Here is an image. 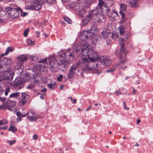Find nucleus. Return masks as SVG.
Instances as JSON below:
<instances>
[{"instance_id":"58","label":"nucleus","mask_w":153,"mask_h":153,"mask_svg":"<svg viewBox=\"0 0 153 153\" xmlns=\"http://www.w3.org/2000/svg\"><path fill=\"white\" fill-rule=\"evenodd\" d=\"M91 107V105H90L89 107L85 110L86 111H88Z\"/></svg>"},{"instance_id":"44","label":"nucleus","mask_w":153,"mask_h":153,"mask_svg":"<svg viewBox=\"0 0 153 153\" xmlns=\"http://www.w3.org/2000/svg\"><path fill=\"white\" fill-rule=\"evenodd\" d=\"M94 72L97 73V75L100 74L102 73L101 71H99L97 69L95 70Z\"/></svg>"},{"instance_id":"3","label":"nucleus","mask_w":153,"mask_h":153,"mask_svg":"<svg viewBox=\"0 0 153 153\" xmlns=\"http://www.w3.org/2000/svg\"><path fill=\"white\" fill-rule=\"evenodd\" d=\"M16 5L12 4L9 6L6 7L5 11L13 19H16L20 16L22 10L19 8H16Z\"/></svg>"},{"instance_id":"11","label":"nucleus","mask_w":153,"mask_h":153,"mask_svg":"<svg viewBox=\"0 0 153 153\" xmlns=\"http://www.w3.org/2000/svg\"><path fill=\"white\" fill-rule=\"evenodd\" d=\"M21 95L22 99L21 100V102L22 104H24L26 103L27 101V99L26 97L28 96L25 93H20L19 92L13 93L11 94L9 96V98H15L16 99L20 95Z\"/></svg>"},{"instance_id":"39","label":"nucleus","mask_w":153,"mask_h":153,"mask_svg":"<svg viewBox=\"0 0 153 153\" xmlns=\"http://www.w3.org/2000/svg\"><path fill=\"white\" fill-rule=\"evenodd\" d=\"M8 142L9 143V144L10 145H12L14 144L16 142V140H14L13 141L9 140Z\"/></svg>"},{"instance_id":"20","label":"nucleus","mask_w":153,"mask_h":153,"mask_svg":"<svg viewBox=\"0 0 153 153\" xmlns=\"http://www.w3.org/2000/svg\"><path fill=\"white\" fill-rule=\"evenodd\" d=\"M100 40V38L97 36L94 35L92 37V42L94 45L96 43Z\"/></svg>"},{"instance_id":"14","label":"nucleus","mask_w":153,"mask_h":153,"mask_svg":"<svg viewBox=\"0 0 153 153\" xmlns=\"http://www.w3.org/2000/svg\"><path fill=\"white\" fill-rule=\"evenodd\" d=\"M100 60L101 63L105 66H109L111 63V60L108 57L102 56L100 57Z\"/></svg>"},{"instance_id":"5","label":"nucleus","mask_w":153,"mask_h":153,"mask_svg":"<svg viewBox=\"0 0 153 153\" xmlns=\"http://www.w3.org/2000/svg\"><path fill=\"white\" fill-rule=\"evenodd\" d=\"M51 65H52L53 68L58 67L59 68H67L70 65L71 63L69 60H66L64 59L62 60H55L51 62Z\"/></svg>"},{"instance_id":"31","label":"nucleus","mask_w":153,"mask_h":153,"mask_svg":"<svg viewBox=\"0 0 153 153\" xmlns=\"http://www.w3.org/2000/svg\"><path fill=\"white\" fill-rule=\"evenodd\" d=\"M111 35L112 39L114 40H116V39L118 38L119 36L117 33H112Z\"/></svg>"},{"instance_id":"42","label":"nucleus","mask_w":153,"mask_h":153,"mask_svg":"<svg viewBox=\"0 0 153 153\" xmlns=\"http://www.w3.org/2000/svg\"><path fill=\"white\" fill-rule=\"evenodd\" d=\"M123 104L124 108L125 109H126V110H128L129 109V108L127 107L126 104V103L124 101H123Z\"/></svg>"},{"instance_id":"45","label":"nucleus","mask_w":153,"mask_h":153,"mask_svg":"<svg viewBox=\"0 0 153 153\" xmlns=\"http://www.w3.org/2000/svg\"><path fill=\"white\" fill-rule=\"evenodd\" d=\"M27 42L28 44L30 45V46H32L33 44V43H32V41L30 39H29V40L27 41Z\"/></svg>"},{"instance_id":"7","label":"nucleus","mask_w":153,"mask_h":153,"mask_svg":"<svg viewBox=\"0 0 153 153\" xmlns=\"http://www.w3.org/2000/svg\"><path fill=\"white\" fill-rule=\"evenodd\" d=\"M121 50H118L115 52V54L117 56H119V57L120 61V62L122 63H124L126 62V60L125 59L123 60H122V58L124 57L126 54V52L125 48V44L123 43H122L120 44Z\"/></svg>"},{"instance_id":"49","label":"nucleus","mask_w":153,"mask_h":153,"mask_svg":"<svg viewBox=\"0 0 153 153\" xmlns=\"http://www.w3.org/2000/svg\"><path fill=\"white\" fill-rule=\"evenodd\" d=\"M47 88H43V89H42L41 90V91L42 92H46L47 91Z\"/></svg>"},{"instance_id":"47","label":"nucleus","mask_w":153,"mask_h":153,"mask_svg":"<svg viewBox=\"0 0 153 153\" xmlns=\"http://www.w3.org/2000/svg\"><path fill=\"white\" fill-rule=\"evenodd\" d=\"M115 70V68H114L113 69H109L107 70L106 71L107 72H112L113 71Z\"/></svg>"},{"instance_id":"41","label":"nucleus","mask_w":153,"mask_h":153,"mask_svg":"<svg viewBox=\"0 0 153 153\" xmlns=\"http://www.w3.org/2000/svg\"><path fill=\"white\" fill-rule=\"evenodd\" d=\"M63 78V76L62 75H60L59 77L57 78V80L59 81H61Z\"/></svg>"},{"instance_id":"56","label":"nucleus","mask_w":153,"mask_h":153,"mask_svg":"<svg viewBox=\"0 0 153 153\" xmlns=\"http://www.w3.org/2000/svg\"><path fill=\"white\" fill-rule=\"evenodd\" d=\"M40 98L42 100H43L44 99V97H43V95L41 94L40 97Z\"/></svg>"},{"instance_id":"62","label":"nucleus","mask_w":153,"mask_h":153,"mask_svg":"<svg viewBox=\"0 0 153 153\" xmlns=\"http://www.w3.org/2000/svg\"><path fill=\"white\" fill-rule=\"evenodd\" d=\"M69 0H62L63 2H66L68 1Z\"/></svg>"},{"instance_id":"4","label":"nucleus","mask_w":153,"mask_h":153,"mask_svg":"<svg viewBox=\"0 0 153 153\" xmlns=\"http://www.w3.org/2000/svg\"><path fill=\"white\" fill-rule=\"evenodd\" d=\"M4 71L0 75V83L5 82V81H11L13 78L14 72L10 67H7L6 69H2Z\"/></svg>"},{"instance_id":"32","label":"nucleus","mask_w":153,"mask_h":153,"mask_svg":"<svg viewBox=\"0 0 153 153\" xmlns=\"http://www.w3.org/2000/svg\"><path fill=\"white\" fill-rule=\"evenodd\" d=\"M26 115H17V117L16 118V121L17 122H20L22 120V117H24Z\"/></svg>"},{"instance_id":"48","label":"nucleus","mask_w":153,"mask_h":153,"mask_svg":"<svg viewBox=\"0 0 153 153\" xmlns=\"http://www.w3.org/2000/svg\"><path fill=\"white\" fill-rule=\"evenodd\" d=\"M33 138L34 140H36L38 138V136L36 135H34L33 137Z\"/></svg>"},{"instance_id":"21","label":"nucleus","mask_w":153,"mask_h":153,"mask_svg":"<svg viewBox=\"0 0 153 153\" xmlns=\"http://www.w3.org/2000/svg\"><path fill=\"white\" fill-rule=\"evenodd\" d=\"M29 59L32 61H35L38 62V61H39V60H38L39 59V56H36L35 55H32L30 56H29Z\"/></svg>"},{"instance_id":"22","label":"nucleus","mask_w":153,"mask_h":153,"mask_svg":"<svg viewBox=\"0 0 153 153\" xmlns=\"http://www.w3.org/2000/svg\"><path fill=\"white\" fill-rule=\"evenodd\" d=\"M16 115H23V114H21L19 111H16ZM29 114L33 115L34 114H36L33 110H31L30 111L27 112L26 114H23V115H28Z\"/></svg>"},{"instance_id":"30","label":"nucleus","mask_w":153,"mask_h":153,"mask_svg":"<svg viewBox=\"0 0 153 153\" xmlns=\"http://www.w3.org/2000/svg\"><path fill=\"white\" fill-rule=\"evenodd\" d=\"M64 19L68 24H71L72 22L71 20L68 17L66 16L64 17Z\"/></svg>"},{"instance_id":"24","label":"nucleus","mask_w":153,"mask_h":153,"mask_svg":"<svg viewBox=\"0 0 153 153\" xmlns=\"http://www.w3.org/2000/svg\"><path fill=\"white\" fill-rule=\"evenodd\" d=\"M106 10V11L105 12V14L107 15H108L111 17H113V13L111 12V9L110 8L107 7V9Z\"/></svg>"},{"instance_id":"54","label":"nucleus","mask_w":153,"mask_h":153,"mask_svg":"<svg viewBox=\"0 0 153 153\" xmlns=\"http://www.w3.org/2000/svg\"><path fill=\"white\" fill-rule=\"evenodd\" d=\"M73 102L72 103L73 104H75L76 102V100L75 99H74V100H72Z\"/></svg>"},{"instance_id":"28","label":"nucleus","mask_w":153,"mask_h":153,"mask_svg":"<svg viewBox=\"0 0 153 153\" xmlns=\"http://www.w3.org/2000/svg\"><path fill=\"white\" fill-rule=\"evenodd\" d=\"M120 5L122 11H124L126 10L127 8V6L126 5L124 4H120Z\"/></svg>"},{"instance_id":"18","label":"nucleus","mask_w":153,"mask_h":153,"mask_svg":"<svg viewBox=\"0 0 153 153\" xmlns=\"http://www.w3.org/2000/svg\"><path fill=\"white\" fill-rule=\"evenodd\" d=\"M33 83H30V84L27 86L26 88H27L29 89H33L35 86V83L38 82V80L36 79V78L33 77V79L32 80Z\"/></svg>"},{"instance_id":"37","label":"nucleus","mask_w":153,"mask_h":153,"mask_svg":"<svg viewBox=\"0 0 153 153\" xmlns=\"http://www.w3.org/2000/svg\"><path fill=\"white\" fill-rule=\"evenodd\" d=\"M6 98L5 97L2 98L1 97H0V101L3 103L4 104V105L5 104V102L6 101Z\"/></svg>"},{"instance_id":"26","label":"nucleus","mask_w":153,"mask_h":153,"mask_svg":"<svg viewBox=\"0 0 153 153\" xmlns=\"http://www.w3.org/2000/svg\"><path fill=\"white\" fill-rule=\"evenodd\" d=\"M8 130L11 131L13 133H15L17 131V128L14 126H11L9 128Z\"/></svg>"},{"instance_id":"43","label":"nucleus","mask_w":153,"mask_h":153,"mask_svg":"<svg viewBox=\"0 0 153 153\" xmlns=\"http://www.w3.org/2000/svg\"><path fill=\"white\" fill-rule=\"evenodd\" d=\"M114 93L117 96H119L120 95L123 94L122 92H120L118 91H115L114 92Z\"/></svg>"},{"instance_id":"63","label":"nucleus","mask_w":153,"mask_h":153,"mask_svg":"<svg viewBox=\"0 0 153 153\" xmlns=\"http://www.w3.org/2000/svg\"><path fill=\"white\" fill-rule=\"evenodd\" d=\"M64 87V85H61V86H60V89H62L63 88V87Z\"/></svg>"},{"instance_id":"61","label":"nucleus","mask_w":153,"mask_h":153,"mask_svg":"<svg viewBox=\"0 0 153 153\" xmlns=\"http://www.w3.org/2000/svg\"><path fill=\"white\" fill-rule=\"evenodd\" d=\"M106 42H107V44L108 45H109L110 43V42L109 41H107Z\"/></svg>"},{"instance_id":"8","label":"nucleus","mask_w":153,"mask_h":153,"mask_svg":"<svg viewBox=\"0 0 153 153\" xmlns=\"http://www.w3.org/2000/svg\"><path fill=\"white\" fill-rule=\"evenodd\" d=\"M80 64L79 62L76 63L71 66L67 76L68 79H72L76 74V72L79 71L78 68Z\"/></svg>"},{"instance_id":"64","label":"nucleus","mask_w":153,"mask_h":153,"mask_svg":"<svg viewBox=\"0 0 153 153\" xmlns=\"http://www.w3.org/2000/svg\"><path fill=\"white\" fill-rule=\"evenodd\" d=\"M111 4H113L114 3V1L113 0H111Z\"/></svg>"},{"instance_id":"52","label":"nucleus","mask_w":153,"mask_h":153,"mask_svg":"<svg viewBox=\"0 0 153 153\" xmlns=\"http://www.w3.org/2000/svg\"><path fill=\"white\" fill-rule=\"evenodd\" d=\"M4 92V91H3L2 88H0V94H1Z\"/></svg>"},{"instance_id":"36","label":"nucleus","mask_w":153,"mask_h":153,"mask_svg":"<svg viewBox=\"0 0 153 153\" xmlns=\"http://www.w3.org/2000/svg\"><path fill=\"white\" fill-rule=\"evenodd\" d=\"M7 123V121L6 120H0V125H3Z\"/></svg>"},{"instance_id":"9","label":"nucleus","mask_w":153,"mask_h":153,"mask_svg":"<svg viewBox=\"0 0 153 153\" xmlns=\"http://www.w3.org/2000/svg\"><path fill=\"white\" fill-rule=\"evenodd\" d=\"M94 34V30L91 28L88 30L82 32L79 35V39L82 41H85V39L90 38Z\"/></svg>"},{"instance_id":"6","label":"nucleus","mask_w":153,"mask_h":153,"mask_svg":"<svg viewBox=\"0 0 153 153\" xmlns=\"http://www.w3.org/2000/svg\"><path fill=\"white\" fill-rule=\"evenodd\" d=\"M29 59V57L26 55H22L18 56L17 59L18 61V63L16 67V69L18 70L21 73L23 72L22 68L24 62L27 61Z\"/></svg>"},{"instance_id":"1","label":"nucleus","mask_w":153,"mask_h":153,"mask_svg":"<svg viewBox=\"0 0 153 153\" xmlns=\"http://www.w3.org/2000/svg\"><path fill=\"white\" fill-rule=\"evenodd\" d=\"M99 3L94 9L89 12L90 9L88 7H85L80 4H77L75 8L77 11L79 12L82 16L89 12V14L86 16V18L82 20L83 26L86 25L88 22H93L95 23H101L105 21V16L100 14L103 12L102 7L104 4L102 0H99Z\"/></svg>"},{"instance_id":"40","label":"nucleus","mask_w":153,"mask_h":153,"mask_svg":"<svg viewBox=\"0 0 153 153\" xmlns=\"http://www.w3.org/2000/svg\"><path fill=\"white\" fill-rule=\"evenodd\" d=\"M21 13H20V16H25L27 14V13L23 12L22 10Z\"/></svg>"},{"instance_id":"12","label":"nucleus","mask_w":153,"mask_h":153,"mask_svg":"<svg viewBox=\"0 0 153 153\" xmlns=\"http://www.w3.org/2000/svg\"><path fill=\"white\" fill-rule=\"evenodd\" d=\"M11 60L8 58H3V59H1L0 64V69L5 68L6 69L7 67H9V65L11 63Z\"/></svg>"},{"instance_id":"34","label":"nucleus","mask_w":153,"mask_h":153,"mask_svg":"<svg viewBox=\"0 0 153 153\" xmlns=\"http://www.w3.org/2000/svg\"><path fill=\"white\" fill-rule=\"evenodd\" d=\"M47 62V59H43L42 60H40L39 61H38V62L39 63H45Z\"/></svg>"},{"instance_id":"23","label":"nucleus","mask_w":153,"mask_h":153,"mask_svg":"<svg viewBox=\"0 0 153 153\" xmlns=\"http://www.w3.org/2000/svg\"><path fill=\"white\" fill-rule=\"evenodd\" d=\"M42 1L51 5L55 3L56 2V0H42Z\"/></svg>"},{"instance_id":"13","label":"nucleus","mask_w":153,"mask_h":153,"mask_svg":"<svg viewBox=\"0 0 153 153\" xmlns=\"http://www.w3.org/2000/svg\"><path fill=\"white\" fill-rule=\"evenodd\" d=\"M74 51L73 49H68V50L64 53L63 54L59 55L60 57H63L68 59H73L74 58Z\"/></svg>"},{"instance_id":"46","label":"nucleus","mask_w":153,"mask_h":153,"mask_svg":"<svg viewBox=\"0 0 153 153\" xmlns=\"http://www.w3.org/2000/svg\"><path fill=\"white\" fill-rule=\"evenodd\" d=\"M5 52L4 53H2V54H1V55H0V57L1 58H0V60L1 61V58H2V59H3V56H4V55H7V54H5Z\"/></svg>"},{"instance_id":"53","label":"nucleus","mask_w":153,"mask_h":153,"mask_svg":"<svg viewBox=\"0 0 153 153\" xmlns=\"http://www.w3.org/2000/svg\"><path fill=\"white\" fill-rule=\"evenodd\" d=\"M7 128V127L6 126H4V127L1 128V129H3L4 130L6 129Z\"/></svg>"},{"instance_id":"16","label":"nucleus","mask_w":153,"mask_h":153,"mask_svg":"<svg viewBox=\"0 0 153 153\" xmlns=\"http://www.w3.org/2000/svg\"><path fill=\"white\" fill-rule=\"evenodd\" d=\"M16 105V102L14 100H11L8 99L5 102V105L8 109L10 110V107H13Z\"/></svg>"},{"instance_id":"27","label":"nucleus","mask_w":153,"mask_h":153,"mask_svg":"<svg viewBox=\"0 0 153 153\" xmlns=\"http://www.w3.org/2000/svg\"><path fill=\"white\" fill-rule=\"evenodd\" d=\"M48 87L51 90H53L56 87V83L54 82L53 84H49L48 85Z\"/></svg>"},{"instance_id":"10","label":"nucleus","mask_w":153,"mask_h":153,"mask_svg":"<svg viewBox=\"0 0 153 153\" xmlns=\"http://www.w3.org/2000/svg\"><path fill=\"white\" fill-rule=\"evenodd\" d=\"M27 79L25 78L22 79L20 77H16L14 81V85L19 89H21L24 87V81L25 82L28 81L27 79H29V77H26Z\"/></svg>"},{"instance_id":"59","label":"nucleus","mask_w":153,"mask_h":153,"mask_svg":"<svg viewBox=\"0 0 153 153\" xmlns=\"http://www.w3.org/2000/svg\"><path fill=\"white\" fill-rule=\"evenodd\" d=\"M12 1V0H4V1H5L7 2H9L11 1Z\"/></svg>"},{"instance_id":"55","label":"nucleus","mask_w":153,"mask_h":153,"mask_svg":"<svg viewBox=\"0 0 153 153\" xmlns=\"http://www.w3.org/2000/svg\"><path fill=\"white\" fill-rule=\"evenodd\" d=\"M112 12L114 13H115L118 16V14L116 12V11L115 10H112Z\"/></svg>"},{"instance_id":"15","label":"nucleus","mask_w":153,"mask_h":153,"mask_svg":"<svg viewBox=\"0 0 153 153\" xmlns=\"http://www.w3.org/2000/svg\"><path fill=\"white\" fill-rule=\"evenodd\" d=\"M120 35L122 36H125V37L121 39L122 42L126 41L128 38L127 33L125 32V27L123 25L120 26L118 28Z\"/></svg>"},{"instance_id":"17","label":"nucleus","mask_w":153,"mask_h":153,"mask_svg":"<svg viewBox=\"0 0 153 153\" xmlns=\"http://www.w3.org/2000/svg\"><path fill=\"white\" fill-rule=\"evenodd\" d=\"M139 0H128V2L132 8H135L138 6Z\"/></svg>"},{"instance_id":"35","label":"nucleus","mask_w":153,"mask_h":153,"mask_svg":"<svg viewBox=\"0 0 153 153\" xmlns=\"http://www.w3.org/2000/svg\"><path fill=\"white\" fill-rule=\"evenodd\" d=\"M105 32H103L102 33L104 38H107L109 34H108V33H106Z\"/></svg>"},{"instance_id":"29","label":"nucleus","mask_w":153,"mask_h":153,"mask_svg":"<svg viewBox=\"0 0 153 153\" xmlns=\"http://www.w3.org/2000/svg\"><path fill=\"white\" fill-rule=\"evenodd\" d=\"M14 50V48L13 47H8L7 48L6 51L5 52V53L6 54H8L9 52L13 51Z\"/></svg>"},{"instance_id":"2","label":"nucleus","mask_w":153,"mask_h":153,"mask_svg":"<svg viewBox=\"0 0 153 153\" xmlns=\"http://www.w3.org/2000/svg\"><path fill=\"white\" fill-rule=\"evenodd\" d=\"M82 51L84 56L81 58L82 62L87 66L86 68L88 70H90L91 68L88 67V66L97 60L98 56L97 52L92 49H85L83 50L82 49Z\"/></svg>"},{"instance_id":"25","label":"nucleus","mask_w":153,"mask_h":153,"mask_svg":"<svg viewBox=\"0 0 153 153\" xmlns=\"http://www.w3.org/2000/svg\"><path fill=\"white\" fill-rule=\"evenodd\" d=\"M119 13L122 19V20L121 22H125L126 21V19L125 18V14L124 13L122 12L121 11H120Z\"/></svg>"},{"instance_id":"51","label":"nucleus","mask_w":153,"mask_h":153,"mask_svg":"<svg viewBox=\"0 0 153 153\" xmlns=\"http://www.w3.org/2000/svg\"><path fill=\"white\" fill-rule=\"evenodd\" d=\"M132 92L134 94H135L136 92V90L134 88H133Z\"/></svg>"},{"instance_id":"19","label":"nucleus","mask_w":153,"mask_h":153,"mask_svg":"<svg viewBox=\"0 0 153 153\" xmlns=\"http://www.w3.org/2000/svg\"><path fill=\"white\" fill-rule=\"evenodd\" d=\"M43 116H41L40 115H38V116L35 117L29 116L27 117V118L31 121H35L37 119L41 118Z\"/></svg>"},{"instance_id":"60","label":"nucleus","mask_w":153,"mask_h":153,"mask_svg":"<svg viewBox=\"0 0 153 153\" xmlns=\"http://www.w3.org/2000/svg\"><path fill=\"white\" fill-rule=\"evenodd\" d=\"M140 146V145H139V143H136L135 144V146Z\"/></svg>"},{"instance_id":"50","label":"nucleus","mask_w":153,"mask_h":153,"mask_svg":"<svg viewBox=\"0 0 153 153\" xmlns=\"http://www.w3.org/2000/svg\"><path fill=\"white\" fill-rule=\"evenodd\" d=\"M103 32H105L106 33H108V34H110L111 33L110 31L108 29H106L105 31H104Z\"/></svg>"},{"instance_id":"38","label":"nucleus","mask_w":153,"mask_h":153,"mask_svg":"<svg viewBox=\"0 0 153 153\" xmlns=\"http://www.w3.org/2000/svg\"><path fill=\"white\" fill-rule=\"evenodd\" d=\"M29 29H27L25 30L24 33V36L25 37H27L29 32Z\"/></svg>"},{"instance_id":"33","label":"nucleus","mask_w":153,"mask_h":153,"mask_svg":"<svg viewBox=\"0 0 153 153\" xmlns=\"http://www.w3.org/2000/svg\"><path fill=\"white\" fill-rule=\"evenodd\" d=\"M10 88L9 87L7 88L4 91V94L5 96H7L8 93L10 92Z\"/></svg>"},{"instance_id":"57","label":"nucleus","mask_w":153,"mask_h":153,"mask_svg":"<svg viewBox=\"0 0 153 153\" xmlns=\"http://www.w3.org/2000/svg\"><path fill=\"white\" fill-rule=\"evenodd\" d=\"M140 121H140V119H137V124H138L140 122Z\"/></svg>"}]
</instances>
